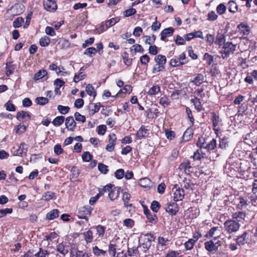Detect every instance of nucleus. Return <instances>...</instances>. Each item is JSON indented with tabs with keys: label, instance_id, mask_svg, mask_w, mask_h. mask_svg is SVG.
Returning a JSON list of instances; mask_svg holds the SVG:
<instances>
[{
	"label": "nucleus",
	"instance_id": "obj_1",
	"mask_svg": "<svg viewBox=\"0 0 257 257\" xmlns=\"http://www.w3.org/2000/svg\"><path fill=\"white\" fill-rule=\"evenodd\" d=\"M142 238L143 242L141 243L140 247L143 248L142 251L144 252H147L150 248L152 243L155 241V236L153 233L150 232L143 234Z\"/></svg>",
	"mask_w": 257,
	"mask_h": 257
},
{
	"label": "nucleus",
	"instance_id": "obj_2",
	"mask_svg": "<svg viewBox=\"0 0 257 257\" xmlns=\"http://www.w3.org/2000/svg\"><path fill=\"white\" fill-rule=\"evenodd\" d=\"M223 225L225 231L228 234L236 232L240 227V224L238 221L231 219L226 220Z\"/></svg>",
	"mask_w": 257,
	"mask_h": 257
},
{
	"label": "nucleus",
	"instance_id": "obj_3",
	"mask_svg": "<svg viewBox=\"0 0 257 257\" xmlns=\"http://www.w3.org/2000/svg\"><path fill=\"white\" fill-rule=\"evenodd\" d=\"M222 49L219 53L221 54L223 59H227L230 54L234 53L235 51L236 45L232 44V42H227L223 45Z\"/></svg>",
	"mask_w": 257,
	"mask_h": 257
},
{
	"label": "nucleus",
	"instance_id": "obj_4",
	"mask_svg": "<svg viewBox=\"0 0 257 257\" xmlns=\"http://www.w3.org/2000/svg\"><path fill=\"white\" fill-rule=\"evenodd\" d=\"M188 61L185 53L183 52L178 57L175 56L171 59L169 61V65L172 67H178L187 64Z\"/></svg>",
	"mask_w": 257,
	"mask_h": 257
},
{
	"label": "nucleus",
	"instance_id": "obj_5",
	"mask_svg": "<svg viewBox=\"0 0 257 257\" xmlns=\"http://www.w3.org/2000/svg\"><path fill=\"white\" fill-rule=\"evenodd\" d=\"M248 197L246 196H238L235 197L233 201V204L239 210L246 209L249 205L250 202L248 200Z\"/></svg>",
	"mask_w": 257,
	"mask_h": 257
},
{
	"label": "nucleus",
	"instance_id": "obj_6",
	"mask_svg": "<svg viewBox=\"0 0 257 257\" xmlns=\"http://www.w3.org/2000/svg\"><path fill=\"white\" fill-rule=\"evenodd\" d=\"M211 114V121L212 122L213 130L214 131L215 134L218 135V134L220 131L219 126V124H221L222 120L220 118L219 114H216L215 112H212Z\"/></svg>",
	"mask_w": 257,
	"mask_h": 257
},
{
	"label": "nucleus",
	"instance_id": "obj_7",
	"mask_svg": "<svg viewBox=\"0 0 257 257\" xmlns=\"http://www.w3.org/2000/svg\"><path fill=\"white\" fill-rule=\"evenodd\" d=\"M179 170L183 171L187 175H190L193 172V167L191 165V163L188 160H185L181 162L178 168Z\"/></svg>",
	"mask_w": 257,
	"mask_h": 257
},
{
	"label": "nucleus",
	"instance_id": "obj_8",
	"mask_svg": "<svg viewBox=\"0 0 257 257\" xmlns=\"http://www.w3.org/2000/svg\"><path fill=\"white\" fill-rule=\"evenodd\" d=\"M165 210L172 216H175L179 211L178 205L175 201L170 202L167 204V206L165 208Z\"/></svg>",
	"mask_w": 257,
	"mask_h": 257
},
{
	"label": "nucleus",
	"instance_id": "obj_9",
	"mask_svg": "<svg viewBox=\"0 0 257 257\" xmlns=\"http://www.w3.org/2000/svg\"><path fill=\"white\" fill-rule=\"evenodd\" d=\"M174 28L171 27L164 29L162 31L160 34L161 40L165 42H167V38L172 36L174 34Z\"/></svg>",
	"mask_w": 257,
	"mask_h": 257
},
{
	"label": "nucleus",
	"instance_id": "obj_10",
	"mask_svg": "<svg viewBox=\"0 0 257 257\" xmlns=\"http://www.w3.org/2000/svg\"><path fill=\"white\" fill-rule=\"evenodd\" d=\"M43 5L45 10L50 12H54L57 9L56 0H46L44 1Z\"/></svg>",
	"mask_w": 257,
	"mask_h": 257
},
{
	"label": "nucleus",
	"instance_id": "obj_11",
	"mask_svg": "<svg viewBox=\"0 0 257 257\" xmlns=\"http://www.w3.org/2000/svg\"><path fill=\"white\" fill-rule=\"evenodd\" d=\"M16 118L19 121H23V123H27V122L30 120L31 117L29 112L21 110L17 112Z\"/></svg>",
	"mask_w": 257,
	"mask_h": 257
},
{
	"label": "nucleus",
	"instance_id": "obj_12",
	"mask_svg": "<svg viewBox=\"0 0 257 257\" xmlns=\"http://www.w3.org/2000/svg\"><path fill=\"white\" fill-rule=\"evenodd\" d=\"M65 124L68 131L71 132H73L76 127V122L72 116H69L65 119Z\"/></svg>",
	"mask_w": 257,
	"mask_h": 257
},
{
	"label": "nucleus",
	"instance_id": "obj_13",
	"mask_svg": "<svg viewBox=\"0 0 257 257\" xmlns=\"http://www.w3.org/2000/svg\"><path fill=\"white\" fill-rule=\"evenodd\" d=\"M147 127L148 126L141 125L136 134V138L138 139L142 140L146 138L148 136L149 130L147 128Z\"/></svg>",
	"mask_w": 257,
	"mask_h": 257
},
{
	"label": "nucleus",
	"instance_id": "obj_14",
	"mask_svg": "<svg viewBox=\"0 0 257 257\" xmlns=\"http://www.w3.org/2000/svg\"><path fill=\"white\" fill-rule=\"evenodd\" d=\"M249 234L247 231H244L235 239L236 243L238 245H243L248 242Z\"/></svg>",
	"mask_w": 257,
	"mask_h": 257
},
{
	"label": "nucleus",
	"instance_id": "obj_15",
	"mask_svg": "<svg viewBox=\"0 0 257 257\" xmlns=\"http://www.w3.org/2000/svg\"><path fill=\"white\" fill-rule=\"evenodd\" d=\"M205 249L210 253L213 254L217 250L218 246L212 240L207 241L204 243Z\"/></svg>",
	"mask_w": 257,
	"mask_h": 257
},
{
	"label": "nucleus",
	"instance_id": "obj_16",
	"mask_svg": "<svg viewBox=\"0 0 257 257\" xmlns=\"http://www.w3.org/2000/svg\"><path fill=\"white\" fill-rule=\"evenodd\" d=\"M103 106L100 102L95 103H89L88 105V112L90 115H93L95 113L98 112L101 107Z\"/></svg>",
	"mask_w": 257,
	"mask_h": 257
},
{
	"label": "nucleus",
	"instance_id": "obj_17",
	"mask_svg": "<svg viewBox=\"0 0 257 257\" xmlns=\"http://www.w3.org/2000/svg\"><path fill=\"white\" fill-rule=\"evenodd\" d=\"M80 170L76 166H73L71 170V174L70 175V179L71 182H75L77 180L80 174Z\"/></svg>",
	"mask_w": 257,
	"mask_h": 257
},
{
	"label": "nucleus",
	"instance_id": "obj_18",
	"mask_svg": "<svg viewBox=\"0 0 257 257\" xmlns=\"http://www.w3.org/2000/svg\"><path fill=\"white\" fill-rule=\"evenodd\" d=\"M173 200L175 202L181 201L183 199L185 196L184 190L182 188L177 189L174 193Z\"/></svg>",
	"mask_w": 257,
	"mask_h": 257
},
{
	"label": "nucleus",
	"instance_id": "obj_19",
	"mask_svg": "<svg viewBox=\"0 0 257 257\" xmlns=\"http://www.w3.org/2000/svg\"><path fill=\"white\" fill-rule=\"evenodd\" d=\"M238 32L242 36L248 35L250 32L249 27L247 24L240 23L237 27Z\"/></svg>",
	"mask_w": 257,
	"mask_h": 257
},
{
	"label": "nucleus",
	"instance_id": "obj_20",
	"mask_svg": "<svg viewBox=\"0 0 257 257\" xmlns=\"http://www.w3.org/2000/svg\"><path fill=\"white\" fill-rule=\"evenodd\" d=\"M114 20L115 19H110L106 21L104 24H101L100 27L99 28L100 31L102 33L106 31L109 27L114 25L116 23L118 22V21H115L114 22Z\"/></svg>",
	"mask_w": 257,
	"mask_h": 257
},
{
	"label": "nucleus",
	"instance_id": "obj_21",
	"mask_svg": "<svg viewBox=\"0 0 257 257\" xmlns=\"http://www.w3.org/2000/svg\"><path fill=\"white\" fill-rule=\"evenodd\" d=\"M190 102L193 104L194 108L197 112H200L204 110L201 99L199 98L194 97L190 99Z\"/></svg>",
	"mask_w": 257,
	"mask_h": 257
},
{
	"label": "nucleus",
	"instance_id": "obj_22",
	"mask_svg": "<svg viewBox=\"0 0 257 257\" xmlns=\"http://www.w3.org/2000/svg\"><path fill=\"white\" fill-rule=\"evenodd\" d=\"M225 36L221 30V32H218L216 36L215 44L219 47L225 44Z\"/></svg>",
	"mask_w": 257,
	"mask_h": 257
},
{
	"label": "nucleus",
	"instance_id": "obj_23",
	"mask_svg": "<svg viewBox=\"0 0 257 257\" xmlns=\"http://www.w3.org/2000/svg\"><path fill=\"white\" fill-rule=\"evenodd\" d=\"M232 220H235L238 222L241 221L242 220H244L246 217V213L244 212L238 211L234 213H233L232 215Z\"/></svg>",
	"mask_w": 257,
	"mask_h": 257
},
{
	"label": "nucleus",
	"instance_id": "obj_24",
	"mask_svg": "<svg viewBox=\"0 0 257 257\" xmlns=\"http://www.w3.org/2000/svg\"><path fill=\"white\" fill-rule=\"evenodd\" d=\"M204 80V75L201 73H198L190 81V82L197 86H199L203 83Z\"/></svg>",
	"mask_w": 257,
	"mask_h": 257
},
{
	"label": "nucleus",
	"instance_id": "obj_25",
	"mask_svg": "<svg viewBox=\"0 0 257 257\" xmlns=\"http://www.w3.org/2000/svg\"><path fill=\"white\" fill-rule=\"evenodd\" d=\"M120 189V187H114L113 189L111 188L108 194V197L111 200H114L118 197Z\"/></svg>",
	"mask_w": 257,
	"mask_h": 257
},
{
	"label": "nucleus",
	"instance_id": "obj_26",
	"mask_svg": "<svg viewBox=\"0 0 257 257\" xmlns=\"http://www.w3.org/2000/svg\"><path fill=\"white\" fill-rule=\"evenodd\" d=\"M216 140L215 139H212L210 141H207L205 149L207 150V152L210 154L211 152H213V151L216 148Z\"/></svg>",
	"mask_w": 257,
	"mask_h": 257
},
{
	"label": "nucleus",
	"instance_id": "obj_27",
	"mask_svg": "<svg viewBox=\"0 0 257 257\" xmlns=\"http://www.w3.org/2000/svg\"><path fill=\"white\" fill-rule=\"evenodd\" d=\"M12 9L16 15H19L24 12L25 7L22 4H16L13 6Z\"/></svg>",
	"mask_w": 257,
	"mask_h": 257
},
{
	"label": "nucleus",
	"instance_id": "obj_28",
	"mask_svg": "<svg viewBox=\"0 0 257 257\" xmlns=\"http://www.w3.org/2000/svg\"><path fill=\"white\" fill-rule=\"evenodd\" d=\"M16 68V65L13 64V61L7 62L6 66L7 76H9L12 75L14 73Z\"/></svg>",
	"mask_w": 257,
	"mask_h": 257
},
{
	"label": "nucleus",
	"instance_id": "obj_29",
	"mask_svg": "<svg viewBox=\"0 0 257 257\" xmlns=\"http://www.w3.org/2000/svg\"><path fill=\"white\" fill-rule=\"evenodd\" d=\"M161 91V87L159 84H154L150 88L147 93L150 96H155Z\"/></svg>",
	"mask_w": 257,
	"mask_h": 257
},
{
	"label": "nucleus",
	"instance_id": "obj_30",
	"mask_svg": "<svg viewBox=\"0 0 257 257\" xmlns=\"http://www.w3.org/2000/svg\"><path fill=\"white\" fill-rule=\"evenodd\" d=\"M28 127V123H20L15 126V130L16 133L19 135H21L26 132Z\"/></svg>",
	"mask_w": 257,
	"mask_h": 257
},
{
	"label": "nucleus",
	"instance_id": "obj_31",
	"mask_svg": "<svg viewBox=\"0 0 257 257\" xmlns=\"http://www.w3.org/2000/svg\"><path fill=\"white\" fill-rule=\"evenodd\" d=\"M130 52L133 56H135L137 52L144 53V49L140 44H135L130 49Z\"/></svg>",
	"mask_w": 257,
	"mask_h": 257
},
{
	"label": "nucleus",
	"instance_id": "obj_32",
	"mask_svg": "<svg viewBox=\"0 0 257 257\" xmlns=\"http://www.w3.org/2000/svg\"><path fill=\"white\" fill-rule=\"evenodd\" d=\"M151 180L148 178H142L140 180L139 185L146 189H150L151 188Z\"/></svg>",
	"mask_w": 257,
	"mask_h": 257
},
{
	"label": "nucleus",
	"instance_id": "obj_33",
	"mask_svg": "<svg viewBox=\"0 0 257 257\" xmlns=\"http://www.w3.org/2000/svg\"><path fill=\"white\" fill-rule=\"evenodd\" d=\"M59 211L57 209H54L47 213L46 218L48 220H53L59 216Z\"/></svg>",
	"mask_w": 257,
	"mask_h": 257
},
{
	"label": "nucleus",
	"instance_id": "obj_34",
	"mask_svg": "<svg viewBox=\"0 0 257 257\" xmlns=\"http://www.w3.org/2000/svg\"><path fill=\"white\" fill-rule=\"evenodd\" d=\"M154 60L157 64L161 66H165L166 63L167 59L165 55L159 54L155 56Z\"/></svg>",
	"mask_w": 257,
	"mask_h": 257
},
{
	"label": "nucleus",
	"instance_id": "obj_35",
	"mask_svg": "<svg viewBox=\"0 0 257 257\" xmlns=\"http://www.w3.org/2000/svg\"><path fill=\"white\" fill-rule=\"evenodd\" d=\"M96 230V235L98 238H102L105 232V227L101 225H98L95 226Z\"/></svg>",
	"mask_w": 257,
	"mask_h": 257
},
{
	"label": "nucleus",
	"instance_id": "obj_36",
	"mask_svg": "<svg viewBox=\"0 0 257 257\" xmlns=\"http://www.w3.org/2000/svg\"><path fill=\"white\" fill-rule=\"evenodd\" d=\"M185 111L187 114V119L190 122V126L194 125L195 119L194 118L191 109L188 106H185Z\"/></svg>",
	"mask_w": 257,
	"mask_h": 257
},
{
	"label": "nucleus",
	"instance_id": "obj_37",
	"mask_svg": "<svg viewBox=\"0 0 257 257\" xmlns=\"http://www.w3.org/2000/svg\"><path fill=\"white\" fill-rule=\"evenodd\" d=\"M56 250L61 254L65 256L68 252V247L63 243H59L57 246Z\"/></svg>",
	"mask_w": 257,
	"mask_h": 257
},
{
	"label": "nucleus",
	"instance_id": "obj_38",
	"mask_svg": "<svg viewBox=\"0 0 257 257\" xmlns=\"http://www.w3.org/2000/svg\"><path fill=\"white\" fill-rule=\"evenodd\" d=\"M208 140L207 138H204L203 136L199 137L196 143L197 146L200 149H205Z\"/></svg>",
	"mask_w": 257,
	"mask_h": 257
},
{
	"label": "nucleus",
	"instance_id": "obj_39",
	"mask_svg": "<svg viewBox=\"0 0 257 257\" xmlns=\"http://www.w3.org/2000/svg\"><path fill=\"white\" fill-rule=\"evenodd\" d=\"M48 73L47 71L45 69H41L36 73L35 74L33 79L35 81L39 80L41 79H42L45 76L47 75Z\"/></svg>",
	"mask_w": 257,
	"mask_h": 257
},
{
	"label": "nucleus",
	"instance_id": "obj_40",
	"mask_svg": "<svg viewBox=\"0 0 257 257\" xmlns=\"http://www.w3.org/2000/svg\"><path fill=\"white\" fill-rule=\"evenodd\" d=\"M26 144L25 143H22L20 145L18 150L17 152V155L19 156H23L26 155L27 151V148H26Z\"/></svg>",
	"mask_w": 257,
	"mask_h": 257
},
{
	"label": "nucleus",
	"instance_id": "obj_41",
	"mask_svg": "<svg viewBox=\"0 0 257 257\" xmlns=\"http://www.w3.org/2000/svg\"><path fill=\"white\" fill-rule=\"evenodd\" d=\"M123 63L125 65L127 66H130L132 65L133 63V59L129 58L128 53L125 51L121 55Z\"/></svg>",
	"mask_w": 257,
	"mask_h": 257
},
{
	"label": "nucleus",
	"instance_id": "obj_42",
	"mask_svg": "<svg viewBox=\"0 0 257 257\" xmlns=\"http://www.w3.org/2000/svg\"><path fill=\"white\" fill-rule=\"evenodd\" d=\"M51 42L50 38L47 36H44L41 37L39 40V44L41 47H47Z\"/></svg>",
	"mask_w": 257,
	"mask_h": 257
},
{
	"label": "nucleus",
	"instance_id": "obj_43",
	"mask_svg": "<svg viewBox=\"0 0 257 257\" xmlns=\"http://www.w3.org/2000/svg\"><path fill=\"white\" fill-rule=\"evenodd\" d=\"M83 235L86 243H88L92 242L93 236V232L91 230H88L87 231L83 232Z\"/></svg>",
	"mask_w": 257,
	"mask_h": 257
},
{
	"label": "nucleus",
	"instance_id": "obj_44",
	"mask_svg": "<svg viewBox=\"0 0 257 257\" xmlns=\"http://www.w3.org/2000/svg\"><path fill=\"white\" fill-rule=\"evenodd\" d=\"M93 208L89 205H85L79 209L78 214L83 213L85 215H90Z\"/></svg>",
	"mask_w": 257,
	"mask_h": 257
},
{
	"label": "nucleus",
	"instance_id": "obj_45",
	"mask_svg": "<svg viewBox=\"0 0 257 257\" xmlns=\"http://www.w3.org/2000/svg\"><path fill=\"white\" fill-rule=\"evenodd\" d=\"M228 11L231 13H235L238 11V6L234 1H230L228 3Z\"/></svg>",
	"mask_w": 257,
	"mask_h": 257
},
{
	"label": "nucleus",
	"instance_id": "obj_46",
	"mask_svg": "<svg viewBox=\"0 0 257 257\" xmlns=\"http://www.w3.org/2000/svg\"><path fill=\"white\" fill-rule=\"evenodd\" d=\"M159 102L163 107H165L171 104V101L166 95L161 97L159 99Z\"/></svg>",
	"mask_w": 257,
	"mask_h": 257
},
{
	"label": "nucleus",
	"instance_id": "obj_47",
	"mask_svg": "<svg viewBox=\"0 0 257 257\" xmlns=\"http://www.w3.org/2000/svg\"><path fill=\"white\" fill-rule=\"evenodd\" d=\"M183 93L182 89H174L171 93L170 97L173 100H177L180 98Z\"/></svg>",
	"mask_w": 257,
	"mask_h": 257
},
{
	"label": "nucleus",
	"instance_id": "obj_48",
	"mask_svg": "<svg viewBox=\"0 0 257 257\" xmlns=\"http://www.w3.org/2000/svg\"><path fill=\"white\" fill-rule=\"evenodd\" d=\"M56 195L54 192L47 191L43 195L42 199L46 201H49L51 199H55Z\"/></svg>",
	"mask_w": 257,
	"mask_h": 257
},
{
	"label": "nucleus",
	"instance_id": "obj_49",
	"mask_svg": "<svg viewBox=\"0 0 257 257\" xmlns=\"http://www.w3.org/2000/svg\"><path fill=\"white\" fill-rule=\"evenodd\" d=\"M131 198V194L126 192L123 193L122 200L124 202V205L125 207H132V204L128 203Z\"/></svg>",
	"mask_w": 257,
	"mask_h": 257
},
{
	"label": "nucleus",
	"instance_id": "obj_50",
	"mask_svg": "<svg viewBox=\"0 0 257 257\" xmlns=\"http://www.w3.org/2000/svg\"><path fill=\"white\" fill-rule=\"evenodd\" d=\"M193 133L191 129L187 128L185 132L182 137V140L184 142H187L189 141L193 137Z\"/></svg>",
	"mask_w": 257,
	"mask_h": 257
},
{
	"label": "nucleus",
	"instance_id": "obj_51",
	"mask_svg": "<svg viewBox=\"0 0 257 257\" xmlns=\"http://www.w3.org/2000/svg\"><path fill=\"white\" fill-rule=\"evenodd\" d=\"M65 117L63 115H60L56 117L52 121V123L54 126H59L64 123Z\"/></svg>",
	"mask_w": 257,
	"mask_h": 257
},
{
	"label": "nucleus",
	"instance_id": "obj_52",
	"mask_svg": "<svg viewBox=\"0 0 257 257\" xmlns=\"http://www.w3.org/2000/svg\"><path fill=\"white\" fill-rule=\"evenodd\" d=\"M86 92L88 95L89 96H92L94 98H95L97 95L94 87L91 84H89L87 85L86 87Z\"/></svg>",
	"mask_w": 257,
	"mask_h": 257
},
{
	"label": "nucleus",
	"instance_id": "obj_53",
	"mask_svg": "<svg viewBox=\"0 0 257 257\" xmlns=\"http://www.w3.org/2000/svg\"><path fill=\"white\" fill-rule=\"evenodd\" d=\"M112 241L108 244V252L111 257H115L116 250V245L111 243Z\"/></svg>",
	"mask_w": 257,
	"mask_h": 257
},
{
	"label": "nucleus",
	"instance_id": "obj_54",
	"mask_svg": "<svg viewBox=\"0 0 257 257\" xmlns=\"http://www.w3.org/2000/svg\"><path fill=\"white\" fill-rule=\"evenodd\" d=\"M164 132L166 137L170 141L174 140L176 137V134L175 132L171 131V130L165 128L164 130Z\"/></svg>",
	"mask_w": 257,
	"mask_h": 257
},
{
	"label": "nucleus",
	"instance_id": "obj_55",
	"mask_svg": "<svg viewBox=\"0 0 257 257\" xmlns=\"http://www.w3.org/2000/svg\"><path fill=\"white\" fill-rule=\"evenodd\" d=\"M92 252L93 254L97 256H104L106 254V251L100 249L97 246H95L92 247Z\"/></svg>",
	"mask_w": 257,
	"mask_h": 257
},
{
	"label": "nucleus",
	"instance_id": "obj_56",
	"mask_svg": "<svg viewBox=\"0 0 257 257\" xmlns=\"http://www.w3.org/2000/svg\"><path fill=\"white\" fill-rule=\"evenodd\" d=\"M196 243V242H195L193 239H189L184 243V246L186 250H190L193 249Z\"/></svg>",
	"mask_w": 257,
	"mask_h": 257
},
{
	"label": "nucleus",
	"instance_id": "obj_57",
	"mask_svg": "<svg viewBox=\"0 0 257 257\" xmlns=\"http://www.w3.org/2000/svg\"><path fill=\"white\" fill-rule=\"evenodd\" d=\"M251 172H252V170L250 168H248L246 170L241 171L243 179L245 180L253 179V177H251Z\"/></svg>",
	"mask_w": 257,
	"mask_h": 257
},
{
	"label": "nucleus",
	"instance_id": "obj_58",
	"mask_svg": "<svg viewBox=\"0 0 257 257\" xmlns=\"http://www.w3.org/2000/svg\"><path fill=\"white\" fill-rule=\"evenodd\" d=\"M49 254V251L42 247H40L39 251L35 253V257H46Z\"/></svg>",
	"mask_w": 257,
	"mask_h": 257
},
{
	"label": "nucleus",
	"instance_id": "obj_59",
	"mask_svg": "<svg viewBox=\"0 0 257 257\" xmlns=\"http://www.w3.org/2000/svg\"><path fill=\"white\" fill-rule=\"evenodd\" d=\"M24 23V19L22 17L16 18L13 23V26L15 28L21 27Z\"/></svg>",
	"mask_w": 257,
	"mask_h": 257
},
{
	"label": "nucleus",
	"instance_id": "obj_60",
	"mask_svg": "<svg viewBox=\"0 0 257 257\" xmlns=\"http://www.w3.org/2000/svg\"><path fill=\"white\" fill-rule=\"evenodd\" d=\"M140 61L142 65L148 66V63L150 61V58L147 54H144L140 57Z\"/></svg>",
	"mask_w": 257,
	"mask_h": 257
},
{
	"label": "nucleus",
	"instance_id": "obj_61",
	"mask_svg": "<svg viewBox=\"0 0 257 257\" xmlns=\"http://www.w3.org/2000/svg\"><path fill=\"white\" fill-rule=\"evenodd\" d=\"M161 207V205L160 203L156 200L153 201L151 205V209L155 213H157L160 209Z\"/></svg>",
	"mask_w": 257,
	"mask_h": 257
},
{
	"label": "nucleus",
	"instance_id": "obj_62",
	"mask_svg": "<svg viewBox=\"0 0 257 257\" xmlns=\"http://www.w3.org/2000/svg\"><path fill=\"white\" fill-rule=\"evenodd\" d=\"M112 187V185L111 184H108L105 186H104L102 188L99 189V193H98L100 196L103 195L105 192L107 191L109 192Z\"/></svg>",
	"mask_w": 257,
	"mask_h": 257
},
{
	"label": "nucleus",
	"instance_id": "obj_63",
	"mask_svg": "<svg viewBox=\"0 0 257 257\" xmlns=\"http://www.w3.org/2000/svg\"><path fill=\"white\" fill-rule=\"evenodd\" d=\"M203 60L206 61L208 65H211L214 61L213 56L208 53H205L203 57Z\"/></svg>",
	"mask_w": 257,
	"mask_h": 257
},
{
	"label": "nucleus",
	"instance_id": "obj_64",
	"mask_svg": "<svg viewBox=\"0 0 257 257\" xmlns=\"http://www.w3.org/2000/svg\"><path fill=\"white\" fill-rule=\"evenodd\" d=\"M57 109L59 112L62 114H66L69 111L70 108L68 106H63L62 105H58Z\"/></svg>",
	"mask_w": 257,
	"mask_h": 257
}]
</instances>
